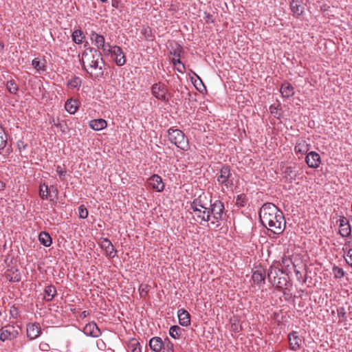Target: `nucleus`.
I'll return each instance as SVG.
<instances>
[{
    "label": "nucleus",
    "mask_w": 352,
    "mask_h": 352,
    "mask_svg": "<svg viewBox=\"0 0 352 352\" xmlns=\"http://www.w3.org/2000/svg\"><path fill=\"white\" fill-rule=\"evenodd\" d=\"M259 219L263 226L274 234H282L286 227L283 213L272 203L264 204L259 211Z\"/></svg>",
    "instance_id": "1"
},
{
    "label": "nucleus",
    "mask_w": 352,
    "mask_h": 352,
    "mask_svg": "<svg viewBox=\"0 0 352 352\" xmlns=\"http://www.w3.org/2000/svg\"><path fill=\"white\" fill-rule=\"evenodd\" d=\"M168 135L170 142L177 148L182 151H188L189 148L188 140L182 131L170 128L168 130Z\"/></svg>",
    "instance_id": "2"
},
{
    "label": "nucleus",
    "mask_w": 352,
    "mask_h": 352,
    "mask_svg": "<svg viewBox=\"0 0 352 352\" xmlns=\"http://www.w3.org/2000/svg\"><path fill=\"white\" fill-rule=\"evenodd\" d=\"M101 52L94 47L87 48L82 53L80 61L82 62V69L89 74L90 77H93V73L89 72L87 67L92 64L95 59L101 60Z\"/></svg>",
    "instance_id": "3"
},
{
    "label": "nucleus",
    "mask_w": 352,
    "mask_h": 352,
    "mask_svg": "<svg viewBox=\"0 0 352 352\" xmlns=\"http://www.w3.org/2000/svg\"><path fill=\"white\" fill-rule=\"evenodd\" d=\"M217 180L219 185L226 186L227 188L233 186V178L232 177L230 166L223 165L221 168L217 176Z\"/></svg>",
    "instance_id": "4"
},
{
    "label": "nucleus",
    "mask_w": 352,
    "mask_h": 352,
    "mask_svg": "<svg viewBox=\"0 0 352 352\" xmlns=\"http://www.w3.org/2000/svg\"><path fill=\"white\" fill-rule=\"evenodd\" d=\"M208 210H209L210 217L212 216L216 222L223 219L225 208L221 201L215 200L214 202L211 201Z\"/></svg>",
    "instance_id": "5"
},
{
    "label": "nucleus",
    "mask_w": 352,
    "mask_h": 352,
    "mask_svg": "<svg viewBox=\"0 0 352 352\" xmlns=\"http://www.w3.org/2000/svg\"><path fill=\"white\" fill-rule=\"evenodd\" d=\"M151 92L154 97L162 101H168V88L162 82H159L153 85Z\"/></svg>",
    "instance_id": "6"
},
{
    "label": "nucleus",
    "mask_w": 352,
    "mask_h": 352,
    "mask_svg": "<svg viewBox=\"0 0 352 352\" xmlns=\"http://www.w3.org/2000/svg\"><path fill=\"white\" fill-rule=\"evenodd\" d=\"M212 201V197L203 192L197 198H195L190 204V208H201L208 210Z\"/></svg>",
    "instance_id": "7"
},
{
    "label": "nucleus",
    "mask_w": 352,
    "mask_h": 352,
    "mask_svg": "<svg viewBox=\"0 0 352 352\" xmlns=\"http://www.w3.org/2000/svg\"><path fill=\"white\" fill-rule=\"evenodd\" d=\"M110 52H106L105 55L111 54L112 57L115 58V62L118 66H122L126 63L125 56L122 52V50L115 45L112 48H109Z\"/></svg>",
    "instance_id": "8"
},
{
    "label": "nucleus",
    "mask_w": 352,
    "mask_h": 352,
    "mask_svg": "<svg viewBox=\"0 0 352 352\" xmlns=\"http://www.w3.org/2000/svg\"><path fill=\"white\" fill-rule=\"evenodd\" d=\"M104 65V61L101 56V60H97L95 59V61H93L92 64L89 65L87 67V69L89 68L91 69V72H93V71L95 72L94 74H93V77L94 78H102L104 76V71H103V67Z\"/></svg>",
    "instance_id": "9"
},
{
    "label": "nucleus",
    "mask_w": 352,
    "mask_h": 352,
    "mask_svg": "<svg viewBox=\"0 0 352 352\" xmlns=\"http://www.w3.org/2000/svg\"><path fill=\"white\" fill-rule=\"evenodd\" d=\"M19 332L15 327L12 325H7L1 329L0 334V340L3 342L6 340H11L17 337Z\"/></svg>",
    "instance_id": "10"
},
{
    "label": "nucleus",
    "mask_w": 352,
    "mask_h": 352,
    "mask_svg": "<svg viewBox=\"0 0 352 352\" xmlns=\"http://www.w3.org/2000/svg\"><path fill=\"white\" fill-rule=\"evenodd\" d=\"M91 41L96 46L98 50H102L104 54L106 52H110V50L105 49V39L104 37L95 32H92L90 35Z\"/></svg>",
    "instance_id": "11"
},
{
    "label": "nucleus",
    "mask_w": 352,
    "mask_h": 352,
    "mask_svg": "<svg viewBox=\"0 0 352 352\" xmlns=\"http://www.w3.org/2000/svg\"><path fill=\"white\" fill-rule=\"evenodd\" d=\"M289 6L293 15L296 18L300 17L305 12L302 0H291Z\"/></svg>",
    "instance_id": "12"
},
{
    "label": "nucleus",
    "mask_w": 352,
    "mask_h": 352,
    "mask_svg": "<svg viewBox=\"0 0 352 352\" xmlns=\"http://www.w3.org/2000/svg\"><path fill=\"white\" fill-rule=\"evenodd\" d=\"M288 340L289 344V348L292 351H297L300 349L302 339L298 336V332L292 331L288 335Z\"/></svg>",
    "instance_id": "13"
},
{
    "label": "nucleus",
    "mask_w": 352,
    "mask_h": 352,
    "mask_svg": "<svg viewBox=\"0 0 352 352\" xmlns=\"http://www.w3.org/2000/svg\"><path fill=\"white\" fill-rule=\"evenodd\" d=\"M305 161L308 166L312 168H317L321 163L320 155L315 151L308 153Z\"/></svg>",
    "instance_id": "14"
},
{
    "label": "nucleus",
    "mask_w": 352,
    "mask_h": 352,
    "mask_svg": "<svg viewBox=\"0 0 352 352\" xmlns=\"http://www.w3.org/2000/svg\"><path fill=\"white\" fill-rule=\"evenodd\" d=\"M288 274L283 272L281 275L278 276L276 280H273L271 283L278 291H282L287 289L288 285Z\"/></svg>",
    "instance_id": "15"
},
{
    "label": "nucleus",
    "mask_w": 352,
    "mask_h": 352,
    "mask_svg": "<svg viewBox=\"0 0 352 352\" xmlns=\"http://www.w3.org/2000/svg\"><path fill=\"white\" fill-rule=\"evenodd\" d=\"M191 209L195 212L196 221L200 224H202L203 221L208 222L210 220L209 210H205L201 208H191Z\"/></svg>",
    "instance_id": "16"
},
{
    "label": "nucleus",
    "mask_w": 352,
    "mask_h": 352,
    "mask_svg": "<svg viewBox=\"0 0 352 352\" xmlns=\"http://www.w3.org/2000/svg\"><path fill=\"white\" fill-rule=\"evenodd\" d=\"M100 245L101 248L105 251L106 255L108 257L114 258L116 256V252L109 239L107 238H102Z\"/></svg>",
    "instance_id": "17"
},
{
    "label": "nucleus",
    "mask_w": 352,
    "mask_h": 352,
    "mask_svg": "<svg viewBox=\"0 0 352 352\" xmlns=\"http://www.w3.org/2000/svg\"><path fill=\"white\" fill-rule=\"evenodd\" d=\"M148 185L157 192H162L164 188L162 179L158 175H153L148 179Z\"/></svg>",
    "instance_id": "18"
},
{
    "label": "nucleus",
    "mask_w": 352,
    "mask_h": 352,
    "mask_svg": "<svg viewBox=\"0 0 352 352\" xmlns=\"http://www.w3.org/2000/svg\"><path fill=\"white\" fill-rule=\"evenodd\" d=\"M27 336L30 340L38 338L41 333V328L38 323H30L27 325Z\"/></svg>",
    "instance_id": "19"
},
{
    "label": "nucleus",
    "mask_w": 352,
    "mask_h": 352,
    "mask_svg": "<svg viewBox=\"0 0 352 352\" xmlns=\"http://www.w3.org/2000/svg\"><path fill=\"white\" fill-rule=\"evenodd\" d=\"M83 332L85 334L94 338L99 337L101 335L100 329L94 322L87 324L84 327Z\"/></svg>",
    "instance_id": "20"
},
{
    "label": "nucleus",
    "mask_w": 352,
    "mask_h": 352,
    "mask_svg": "<svg viewBox=\"0 0 352 352\" xmlns=\"http://www.w3.org/2000/svg\"><path fill=\"white\" fill-rule=\"evenodd\" d=\"M265 270L262 267L256 268L252 271V280L254 284L261 285V283H265Z\"/></svg>",
    "instance_id": "21"
},
{
    "label": "nucleus",
    "mask_w": 352,
    "mask_h": 352,
    "mask_svg": "<svg viewBox=\"0 0 352 352\" xmlns=\"http://www.w3.org/2000/svg\"><path fill=\"white\" fill-rule=\"evenodd\" d=\"M150 349L154 352H161L164 346V342L160 337L152 338L148 342Z\"/></svg>",
    "instance_id": "22"
},
{
    "label": "nucleus",
    "mask_w": 352,
    "mask_h": 352,
    "mask_svg": "<svg viewBox=\"0 0 352 352\" xmlns=\"http://www.w3.org/2000/svg\"><path fill=\"white\" fill-rule=\"evenodd\" d=\"M4 276L10 282H19L21 277L19 270L15 268L7 270Z\"/></svg>",
    "instance_id": "23"
},
{
    "label": "nucleus",
    "mask_w": 352,
    "mask_h": 352,
    "mask_svg": "<svg viewBox=\"0 0 352 352\" xmlns=\"http://www.w3.org/2000/svg\"><path fill=\"white\" fill-rule=\"evenodd\" d=\"M177 316L179 322L182 326L187 327L190 324V315L184 309H179Z\"/></svg>",
    "instance_id": "24"
},
{
    "label": "nucleus",
    "mask_w": 352,
    "mask_h": 352,
    "mask_svg": "<svg viewBox=\"0 0 352 352\" xmlns=\"http://www.w3.org/2000/svg\"><path fill=\"white\" fill-rule=\"evenodd\" d=\"M89 125L92 129L100 131L107 127V122L104 119H95L91 120Z\"/></svg>",
    "instance_id": "25"
},
{
    "label": "nucleus",
    "mask_w": 352,
    "mask_h": 352,
    "mask_svg": "<svg viewBox=\"0 0 352 352\" xmlns=\"http://www.w3.org/2000/svg\"><path fill=\"white\" fill-rule=\"evenodd\" d=\"M283 272V270H280L278 267L270 266L267 271V279L270 283L273 281V280H276V278L281 275Z\"/></svg>",
    "instance_id": "26"
},
{
    "label": "nucleus",
    "mask_w": 352,
    "mask_h": 352,
    "mask_svg": "<svg viewBox=\"0 0 352 352\" xmlns=\"http://www.w3.org/2000/svg\"><path fill=\"white\" fill-rule=\"evenodd\" d=\"M56 295V289L54 286L50 285L45 287L44 290V299L47 302L52 301Z\"/></svg>",
    "instance_id": "27"
},
{
    "label": "nucleus",
    "mask_w": 352,
    "mask_h": 352,
    "mask_svg": "<svg viewBox=\"0 0 352 352\" xmlns=\"http://www.w3.org/2000/svg\"><path fill=\"white\" fill-rule=\"evenodd\" d=\"M280 93H281L283 97L289 98V97L292 96L294 94V88L290 83L285 82L283 83L281 85Z\"/></svg>",
    "instance_id": "28"
},
{
    "label": "nucleus",
    "mask_w": 352,
    "mask_h": 352,
    "mask_svg": "<svg viewBox=\"0 0 352 352\" xmlns=\"http://www.w3.org/2000/svg\"><path fill=\"white\" fill-rule=\"evenodd\" d=\"M309 146V145L305 140H301L296 143L294 151L296 153L304 155L308 152Z\"/></svg>",
    "instance_id": "29"
},
{
    "label": "nucleus",
    "mask_w": 352,
    "mask_h": 352,
    "mask_svg": "<svg viewBox=\"0 0 352 352\" xmlns=\"http://www.w3.org/2000/svg\"><path fill=\"white\" fill-rule=\"evenodd\" d=\"M40 243L45 247H50L52 245V239L48 232H41L38 236Z\"/></svg>",
    "instance_id": "30"
},
{
    "label": "nucleus",
    "mask_w": 352,
    "mask_h": 352,
    "mask_svg": "<svg viewBox=\"0 0 352 352\" xmlns=\"http://www.w3.org/2000/svg\"><path fill=\"white\" fill-rule=\"evenodd\" d=\"M65 110L70 114H74L78 109L77 102L75 100H67L65 104Z\"/></svg>",
    "instance_id": "31"
},
{
    "label": "nucleus",
    "mask_w": 352,
    "mask_h": 352,
    "mask_svg": "<svg viewBox=\"0 0 352 352\" xmlns=\"http://www.w3.org/2000/svg\"><path fill=\"white\" fill-rule=\"evenodd\" d=\"M8 144V135L4 129L0 125V151L3 150Z\"/></svg>",
    "instance_id": "32"
},
{
    "label": "nucleus",
    "mask_w": 352,
    "mask_h": 352,
    "mask_svg": "<svg viewBox=\"0 0 352 352\" xmlns=\"http://www.w3.org/2000/svg\"><path fill=\"white\" fill-rule=\"evenodd\" d=\"M72 40L76 44H81L82 43V39L85 38L83 36V32L81 30H76L72 33Z\"/></svg>",
    "instance_id": "33"
},
{
    "label": "nucleus",
    "mask_w": 352,
    "mask_h": 352,
    "mask_svg": "<svg viewBox=\"0 0 352 352\" xmlns=\"http://www.w3.org/2000/svg\"><path fill=\"white\" fill-rule=\"evenodd\" d=\"M82 80L80 77L73 76L67 82V86L71 89L79 88L81 85Z\"/></svg>",
    "instance_id": "34"
},
{
    "label": "nucleus",
    "mask_w": 352,
    "mask_h": 352,
    "mask_svg": "<svg viewBox=\"0 0 352 352\" xmlns=\"http://www.w3.org/2000/svg\"><path fill=\"white\" fill-rule=\"evenodd\" d=\"M183 331L184 329L180 328L179 326L173 325L170 327L169 329V334L174 339H178L181 336L182 331Z\"/></svg>",
    "instance_id": "35"
},
{
    "label": "nucleus",
    "mask_w": 352,
    "mask_h": 352,
    "mask_svg": "<svg viewBox=\"0 0 352 352\" xmlns=\"http://www.w3.org/2000/svg\"><path fill=\"white\" fill-rule=\"evenodd\" d=\"M128 347L131 350V352H142L140 344L135 338L129 340Z\"/></svg>",
    "instance_id": "36"
},
{
    "label": "nucleus",
    "mask_w": 352,
    "mask_h": 352,
    "mask_svg": "<svg viewBox=\"0 0 352 352\" xmlns=\"http://www.w3.org/2000/svg\"><path fill=\"white\" fill-rule=\"evenodd\" d=\"M39 195L43 199H47L49 197V188L47 185L43 184L40 185Z\"/></svg>",
    "instance_id": "37"
},
{
    "label": "nucleus",
    "mask_w": 352,
    "mask_h": 352,
    "mask_svg": "<svg viewBox=\"0 0 352 352\" xmlns=\"http://www.w3.org/2000/svg\"><path fill=\"white\" fill-rule=\"evenodd\" d=\"M32 65L33 67L36 69L37 72L45 71V63H41L37 58L32 60Z\"/></svg>",
    "instance_id": "38"
},
{
    "label": "nucleus",
    "mask_w": 352,
    "mask_h": 352,
    "mask_svg": "<svg viewBox=\"0 0 352 352\" xmlns=\"http://www.w3.org/2000/svg\"><path fill=\"white\" fill-rule=\"evenodd\" d=\"M6 87L10 94H16L18 91V86L14 80H9L7 82Z\"/></svg>",
    "instance_id": "39"
},
{
    "label": "nucleus",
    "mask_w": 352,
    "mask_h": 352,
    "mask_svg": "<svg viewBox=\"0 0 352 352\" xmlns=\"http://www.w3.org/2000/svg\"><path fill=\"white\" fill-rule=\"evenodd\" d=\"M142 34L144 36V39L147 41H153L154 36L153 35L152 30L149 27L143 28Z\"/></svg>",
    "instance_id": "40"
},
{
    "label": "nucleus",
    "mask_w": 352,
    "mask_h": 352,
    "mask_svg": "<svg viewBox=\"0 0 352 352\" xmlns=\"http://www.w3.org/2000/svg\"><path fill=\"white\" fill-rule=\"evenodd\" d=\"M339 233L342 237L350 236L351 235V226L347 225L344 227H340Z\"/></svg>",
    "instance_id": "41"
},
{
    "label": "nucleus",
    "mask_w": 352,
    "mask_h": 352,
    "mask_svg": "<svg viewBox=\"0 0 352 352\" xmlns=\"http://www.w3.org/2000/svg\"><path fill=\"white\" fill-rule=\"evenodd\" d=\"M150 286L145 284H141L139 287V292L140 296L142 298H146L148 295L149 291Z\"/></svg>",
    "instance_id": "42"
},
{
    "label": "nucleus",
    "mask_w": 352,
    "mask_h": 352,
    "mask_svg": "<svg viewBox=\"0 0 352 352\" xmlns=\"http://www.w3.org/2000/svg\"><path fill=\"white\" fill-rule=\"evenodd\" d=\"M333 273L335 278H341L344 276V272L342 268L334 265L333 267Z\"/></svg>",
    "instance_id": "43"
},
{
    "label": "nucleus",
    "mask_w": 352,
    "mask_h": 352,
    "mask_svg": "<svg viewBox=\"0 0 352 352\" xmlns=\"http://www.w3.org/2000/svg\"><path fill=\"white\" fill-rule=\"evenodd\" d=\"M164 346L163 349H166L167 352H174V344L167 338L164 341Z\"/></svg>",
    "instance_id": "44"
},
{
    "label": "nucleus",
    "mask_w": 352,
    "mask_h": 352,
    "mask_svg": "<svg viewBox=\"0 0 352 352\" xmlns=\"http://www.w3.org/2000/svg\"><path fill=\"white\" fill-rule=\"evenodd\" d=\"M78 214L80 219H86L88 216V210L84 205H81L78 208Z\"/></svg>",
    "instance_id": "45"
},
{
    "label": "nucleus",
    "mask_w": 352,
    "mask_h": 352,
    "mask_svg": "<svg viewBox=\"0 0 352 352\" xmlns=\"http://www.w3.org/2000/svg\"><path fill=\"white\" fill-rule=\"evenodd\" d=\"M56 172L62 181H66V170L65 168H61L60 166H58L56 167Z\"/></svg>",
    "instance_id": "46"
},
{
    "label": "nucleus",
    "mask_w": 352,
    "mask_h": 352,
    "mask_svg": "<svg viewBox=\"0 0 352 352\" xmlns=\"http://www.w3.org/2000/svg\"><path fill=\"white\" fill-rule=\"evenodd\" d=\"M346 262L352 267V248H349L347 251L346 256L345 257Z\"/></svg>",
    "instance_id": "47"
},
{
    "label": "nucleus",
    "mask_w": 352,
    "mask_h": 352,
    "mask_svg": "<svg viewBox=\"0 0 352 352\" xmlns=\"http://www.w3.org/2000/svg\"><path fill=\"white\" fill-rule=\"evenodd\" d=\"M280 104H273L270 107V113L274 116L278 114V111L279 109Z\"/></svg>",
    "instance_id": "48"
},
{
    "label": "nucleus",
    "mask_w": 352,
    "mask_h": 352,
    "mask_svg": "<svg viewBox=\"0 0 352 352\" xmlns=\"http://www.w3.org/2000/svg\"><path fill=\"white\" fill-rule=\"evenodd\" d=\"M182 52V47L181 45H178L176 49L174 50L173 54L175 58H180L181 53Z\"/></svg>",
    "instance_id": "49"
},
{
    "label": "nucleus",
    "mask_w": 352,
    "mask_h": 352,
    "mask_svg": "<svg viewBox=\"0 0 352 352\" xmlns=\"http://www.w3.org/2000/svg\"><path fill=\"white\" fill-rule=\"evenodd\" d=\"M339 222H340L339 227H344L347 225H350L346 217H344V216L340 217V218L339 219Z\"/></svg>",
    "instance_id": "50"
},
{
    "label": "nucleus",
    "mask_w": 352,
    "mask_h": 352,
    "mask_svg": "<svg viewBox=\"0 0 352 352\" xmlns=\"http://www.w3.org/2000/svg\"><path fill=\"white\" fill-rule=\"evenodd\" d=\"M39 349L43 351H48L50 349V346L49 344L45 342H41L39 344Z\"/></svg>",
    "instance_id": "51"
},
{
    "label": "nucleus",
    "mask_w": 352,
    "mask_h": 352,
    "mask_svg": "<svg viewBox=\"0 0 352 352\" xmlns=\"http://www.w3.org/2000/svg\"><path fill=\"white\" fill-rule=\"evenodd\" d=\"M338 316L340 317V318H345V311H344V309L343 307H340L339 309H338Z\"/></svg>",
    "instance_id": "52"
},
{
    "label": "nucleus",
    "mask_w": 352,
    "mask_h": 352,
    "mask_svg": "<svg viewBox=\"0 0 352 352\" xmlns=\"http://www.w3.org/2000/svg\"><path fill=\"white\" fill-rule=\"evenodd\" d=\"M17 146L20 151H21L22 149H25L28 145L25 144L23 141H19L17 142Z\"/></svg>",
    "instance_id": "53"
},
{
    "label": "nucleus",
    "mask_w": 352,
    "mask_h": 352,
    "mask_svg": "<svg viewBox=\"0 0 352 352\" xmlns=\"http://www.w3.org/2000/svg\"><path fill=\"white\" fill-rule=\"evenodd\" d=\"M172 63L174 66H177V65H182V62L180 60V58H173L171 60Z\"/></svg>",
    "instance_id": "54"
},
{
    "label": "nucleus",
    "mask_w": 352,
    "mask_h": 352,
    "mask_svg": "<svg viewBox=\"0 0 352 352\" xmlns=\"http://www.w3.org/2000/svg\"><path fill=\"white\" fill-rule=\"evenodd\" d=\"M205 21H206V23H213L214 20L212 19V15L209 13L206 14V15L205 16Z\"/></svg>",
    "instance_id": "55"
},
{
    "label": "nucleus",
    "mask_w": 352,
    "mask_h": 352,
    "mask_svg": "<svg viewBox=\"0 0 352 352\" xmlns=\"http://www.w3.org/2000/svg\"><path fill=\"white\" fill-rule=\"evenodd\" d=\"M177 70L180 72V73H184L185 72V65L184 64L182 63V65H177Z\"/></svg>",
    "instance_id": "56"
},
{
    "label": "nucleus",
    "mask_w": 352,
    "mask_h": 352,
    "mask_svg": "<svg viewBox=\"0 0 352 352\" xmlns=\"http://www.w3.org/2000/svg\"><path fill=\"white\" fill-rule=\"evenodd\" d=\"M10 314L13 317L16 318L15 315L17 314V309L15 307H12L10 309Z\"/></svg>",
    "instance_id": "57"
},
{
    "label": "nucleus",
    "mask_w": 352,
    "mask_h": 352,
    "mask_svg": "<svg viewBox=\"0 0 352 352\" xmlns=\"http://www.w3.org/2000/svg\"><path fill=\"white\" fill-rule=\"evenodd\" d=\"M295 274L298 280H300L302 278V274L300 271L295 270Z\"/></svg>",
    "instance_id": "58"
},
{
    "label": "nucleus",
    "mask_w": 352,
    "mask_h": 352,
    "mask_svg": "<svg viewBox=\"0 0 352 352\" xmlns=\"http://www.w3.org/2000/svg\"><path fill=\"white\" fill-rule=\"evenodd\" d=\"M232 329L235 332H239V329H238V327H237V325L236 324H232Z\"/></svg>",
    "instance_id": "59"
},
{
    "label": "nucleus",
    "mask_w": 352,
    "mask_h": 352,
    "mask_svg": "<svg viewBox=\"0 0 352 352\" xmlns=\"http://www.w3.org/2000/svg\"><path fill=\"white\" fill-rule=\"evenodd\" d=\"M112 6L117 8L118 7V0H112Z\"/></svg>",
    "instance_id": "60"
},
{
    "label": "nucleus",
    "mask_w": 352,
    "mask_h": 352,
    "mask_svg": "<svg viewBox=\"0 0 352 352\" xmlns=\"http://www.w3.org/2000/svg\"><path fill=\"white\" fill-rule=\"evenodd\" d=\"M5 187H6V184L3 182L0 181V190H3Z\"/></svg>",
    "instance_id": "61"
},
{
    "label": "nucleus",
    "mask_w": 352,
    "mask_h": 352,
    "mask_svg": "<svg viewBox=\"0 0 352 352\" xmlns=\"http://www.w3.org/2000/svg\"><path fill=\"white\" fill-rule=\"evenodd\" d=\"M113 47L111 46L109 43H105V49H109L112 48Z\"/></svg>",
    "instance_id": "62"
},
{
    "label": "nucleus",
    "mask_w": 352,
    "mask_h": 352,
    "mask_svg": "<svg viewBox=\"0 0 352 352\" xmlns=\"http://www.w3.org/2000/svg\"><path fill=\"white\" fill-rule=\"evenodd\" d=\"M241 197L242 195L241 196H238V198H237V204H239V201H241V203H243V201H241Z\"/></svg>",
    "instance_id": "63"
},
{
    "label": "nucleus",
    "mask_w": 352,
    "mask_h": 352,
    "mask_svg": "<svg viewBox=\"0 0 352 352\" xmlns=\"http://www.w3.org/2000/svg\"><path fill=\"white\" fill-rule=\"evenodd\" d=\"M241 197L242 195L241 196H238V198H237V204H239V201H241V203H243V201H241Z\"/></svg>",
    "instance_id": "64"
}]
</instances>
